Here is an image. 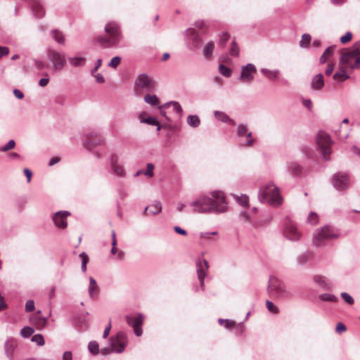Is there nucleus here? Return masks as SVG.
Here are the masks:
<instances>
[{
	"label": "nucleus",
	"instance_id": "obj_57",
	"mask_svg": "<svg viewBox=\"0 0 360 360\" xmlns=\"http://www.w3.org/2000/svg\"><path fill=\"white\" fill-rule=\"evenodd\" d=\"M352 38V34L350 32H346L345 35L340 37V41L342 44H345L349 41Z\"/></svg>",
	"mask_w": 360,
	"mask_h": 360
},
{
	"label": "nucleus",
	"instance_id": "obj_43",
	"mask_svg": "<svg viewBox=\"0 0 360 360\" xmlns=\"http://www.w3.org/2000/svg\"><path fill=\"white\" fill-rule=\"evenodd\" d=\"M311 36L309 34H304L302 36V39L300 41V46L302 48H307L309 46L311 41Z\"/></svg>",
	"mask_w": 360,
	"mask_h": 360
},
{
	"label": "nucleus",
	"instance_id": "obj_44",
	"mask_svg": "<svg viewBox=\"0 0 360 360\" xmlns=\"http://www.w3.org/2000/svg\"><path fill=\"white\" fill-rule=\"evenodd\" d=\"M219 44L224 46L230 38V34L226 32H222L219 34Z\"/></svg>",
	"mask_w": 360,
	"mask_h": 360
},
{
	"label": "nucleus",
	"instance_id": "obj_14",
	"mask_svg": "<svg viewBox=\"0 0 360 360\" xmlns=\"http://www.w3.org/2000/svg\"><path fill=\"white\" fill-rule=\"evenodd\" d=\"M255 72L256 68L255 65L252 63H248L247 65L242 67L241 75L238 79L245 82H251L254 79V73Z\"/></svg>",
	"mask_w": 360,
	"mask_h": 360
},
{
	"label": "nucleus",
	"instance_id": "obj_31",
	"mask_svg": "<svg viewBox=\"0 0 360 360\" xmlns=\"http://www.w3.org/2000/svg\"><path fill=\"white\" fill-rule=\"evenodd\" d=\"M187 34L191 36L195 43L194 46L195 47H198L201 45L202 40L199 37V35L195 32V30L193 28H189L186 30Z\"/></svg>",
	"mask_w": 360,
	"mask_h": 360
},
{
	"label": "nucleus",
	"instance_id": "obj_7",
	"mask_svg": "<svg viewBox=\"0 0 360 360\" xmlns=\"http://www.w3.org/2000/svg\"><path fill=\"white\" fill-rule=\"evenodd\" d=\"M316 143L321 149L323 158L326 161L329 160L331 153L330 146L332 144L330 136L325 131H319L316 136Z\"/></svg>",
	"mask_w": 360,
	"mask_h": 360
},
{
	"label": "nucleus",
	"instance_id": "obj_1",
	"mask_svg": "<svg viewBox=\"0 0 360 360\" xmlns=\"http://www.w3.org/2000/svg\"><path fill=\"white\" fill-rule=\"evenodd\" d=\"M212 198L202 196L189 204V207L194 212L198 213H223L228 210L227 202L221 191H213Z\"/></svg>",
	"mask_w": 360,
	"mask_h": 360
},
{
	"label": "nucleus",
	"instance_id": "obj_30",
	"mask_svg": "<svg viewBox=\"0 0 360 360\" xmlns=\"http://www.w3.org/2000/svg\"><path fill=\"white\" fill-rule=\"evenodd\" d=\"M30 321L32 324L37 326H44L46 325L47 320L41 316L33 314L30 317Z\"/></svg>",
	"mask_w": 360,
	"mask_h": 360
},
{
	"label": "nucleus",
	"instance_id": "obj_18",
	"mask_svg": "<svg viewBox=\"0 0 360 360\" xmlns=\"http://www.w3.org/2000/svg\"><path fill=\"white\" fill-rule=\"evenodd\" d=\"M314 283L323 290H330L332 283L329 279L321 275H314L312 278Z\"/></svg>",
	"mask_w": 360,
	"mask_h": 360
},
{
	"label": "nucleus",
	"instance_id": "obj_54",
	"mask_svg": "<svg viewBox=\"0 0 360 360\" xmlns=\"http://www.w3.org/2000/svg\"><path fill=\"white\" fill-rule=\"evenodd\" d=\"M25 311L27 312H32L34 310V302L32 300H29L25 302Z\"/></svg>",
	"mask_w": 360,
	"mask_h": 360
},
{
	"label": "nucleus",
	"instance_id": "obj_62",
	"mask_svg": "<svg viewBox=\"0 0 360 360\" xmlns=\"http://www.w3.org/2000/svg\"><path fill=\"white\" fill-rule=\"evenodd\" d=\"M217 231H211V232H201L200 233V237L206 239L210 238L211 236L217 235Z\"/></svg>",
	"mask_w": 360,
	"mask_h": 360
},
{
	"label": "nucleus",
	"instance_id": "obj_5",
	"mask_svg": "<svg viewBox=\"0 0 360 360\" xmlns=\"http://www.w3.org/2000/svg\"><path fill=\"white\" fill-rule=\"evenodd\" d=\"M335 226H321L316 230L313 236V244L319 248L323 245L328 239L336 238L345 236L347 233H342Z\"/></svg>",
	"mask_w": 360,
	"mask_h": 360
},
{
	"label": "nucleus",
	"instance_id": "obj_51",
	"mask_svg": "<svg viewBox=\"0 0 360 360\" xmlns=\"http://www.w3.org/2000/svg\"><path fill=\"white\" fill-rule=\"evenodd\" d=\"M121 60V57L115 56L109 62L108 66L111 68H116L120 65Z\"/></svg>",
	"mask_w": 360,
	"mask_h": 360
},
{
	"label": "nucleus",
	"instance_id": "obj_61",
	"mask_svg": "<svg viewBox=\"0 0 360 360\" xmlns=\"http://www.w3.org/2000/svg\"><path fill=\"white\" fill-rule=\"evenodd\" d=\"M334 63H328L327 68L326 69L325 73L326 75L329 76L332 74L333 70H334Z\"/></svg>",
	"mask_w": 360,
	"mask_h": 360
},
{
	"label": "nucleus",
	"instance_id": "obj_55",
	"mask_svg": "<svg viewBox=\"0 0 360 360\" xmlns=\"http://www.w3.org/2000/svg\"><path fill=\"white\" fill-rule=\"evenodd\" d=\"M15 141L13 140H10L6 145L0 148V150L2 152L10 150L15 147Z\"/></svg>",
	"mask_w": 360,
	"mask_h": 360
},
{
	"label": "nucleus",
	"instance_id": "obj_20",
	"mask_svg": "<svg viewBox=\"0 0 360 360\" xmlns=\"http://www.w3.org/2000/svg\"><path fill=\"white\" fill-rule=\"evenodd\" d=\"M110 166L115 174L118 176L124 175V169L122 165H118V157L116 155H112L110 157Z\"/></svg>",
	"mask_w": 360,
	"mask_h": 360
},
{
	"label": "nucleus",
	"instance_id": "obj_64",
	"mask_svg": "<svg viewBox=\"0 0 360 360\" xmlns=\"http://www.w3.org/2000/svg\"><path fill=\"white\" fill-rule=\"evenodd\" d=\"M63 360H72V354L71 352L67 351L63 353Z\"/></svg>",
	"mask_w": 360,
	"mask_h": 360
},
{
	"label": "nucleus",
	"instance_id": "obj_41",
	"mask_svg": "<svg viewBox=\"0 0 360 360\" xmlns=\"http://www.w3.org/2000/svg\"><path fill=\"white\" fill-rule=\"evenodd\" d=\"M141 122L150 125L157 126V130H160L161 128L157 119L153 117H148L147 118L141 119Z\"/></svg>",
	"mask_w": 360,
	"mask_h": 360
},
{
	"label": "nucleus",
	"instance_id": "obj_37",
	"mask_svg": "<svg viewBox=\"0 0 360 360\" xmlns=\"http://www.w3.org/2000/svg\"><path fill=\"white\" fill-rule=\"evenodd\" d=\"M88 350L92 355H97L99 353V345L96 341H90L88 345Z\"/></svg>",
	"mask_w": 360,
	"mask_h": 360
},
{
	"label": "nucleus",
	"instance_id": "obj_4",
	"mask_svg": "<svg viewBox=\"0 0 360 360\" xmlns=\"http://www.w3.org/2000/svg\"><path fill=\"white\" fill-rule=\"evenodd\" d=\"M269 295L274 299H288L292 297L291 292L286 288L285 283L276 276H270L267 287Z\"/></svg>",
	"mask_w": 360,
	"mask_h": 360
},
{
	"label": "nucleus",
	"instance_id": "obj_2",
	"mask_svg": "<svg viewBox=\"0 0 360 360\" xmlns=\"http://www.w3.org/2000/svg\"><path fill=\"white\" fill-rule=\"evenodd\" d=\"M104 31L108 36L98 37L96 42L103 48L119 46L123 39L120 25L116 22H109L105 25Z\"/></svg>",
	"mask_w": 360,
	"mask_h": 360
},
{
	"label": "nucleus",
	"instance_id": "obj_6",
	"mask_svg": "<svg viewBox=\"0 0 360 360\" xmlns=\"http://www.w3.org/2000/svg\"><path fill=\"white\" fill-rule=\"evenodd\" d=\"M359 44H354L340 58V63L350 67L352 69H360Z\"/></svg>",
	"mask_w": 360,
	"mask_h": 360
},
{
	"label": "nucleus",
	"instance_id": "obj_17",
	"mask_svg": "<svg viewBox=\"0 0 360 360\" xmlns=\"http://www.w3.org/2000/svg\"><path fill=\"white\" fill-rule=\"evenodd\" d=\"M313 259V252L310 250H306L297 255L296 258V263L299 266H304L312 262Z\"/></svg>",
	"mask_w": 360,
	"mask_h": 360
},
{
	"label": "nucleus",
	"instance_id": "obj_35",
	"mask_svg": "<svg viewBox=\"0 0 360 360\" xmlns=\"http://www.w3.org/2000/svg\"><path fill=\"white\" fill-rule=\"evenodd\" d=\"M187 123L191 127H197L200 124V118L196 115H190L187 117Z\"/></svg>",
	"mask_w": 360,
	"mask_h": 360
},
{
	"label": "nucleus",
	"instance_id": "obj_53",
	"mask_svg": "<svg viewBox=\"0 0 360 360\" xmlns=\"http://www.w3.org/2000/svg\"><path fill=\"white\" fill-rule=\"evenodd\" d=\"M341 297L349 304H353L354 300L347 292H343L340 294Z\"/></svg>",
	"mask_w": 360,
	"mask_h": 360
},
{
	"label": "nucleus",
	"instance_id": "obj_9",
	"mask_svg": "<svg viewBox=\"0 0 360 360\" xmlns=\"http://www.w3.org/2000/svg\"><path fill=\"white\" fill-rule=\"evenodd\" d=\"M204 253H202V256L199 257L195 261V266L197 270V276L200 282V286L202 290L205 289V278L207 275V271L209 269V264L206 259L203 258Z\"/></svg>",
	"mask_w": 360,
	"mask_h": 360
},
{
	"label": "nucleus",
	"instance_id": "obj_46",
	"mask_svg": "<svg viewBox=\"0 0 360 360\" xmlns=\"http://www.w3.org/2000/svg\"><path fill=\"white\" fill-rule=\"evenodd\" d=\"M79 257L82 259V266L81 270L82 272H85L86 271V264L89 262V257L85 252H82L79 255Z\"/></svg>",
	"mask_w": 360,
	"mask_h": 360
},
{
	"label": "nucleus",
	"instance_id": "obj_52",
	"mask_svg": "<svg viewBox=\"0 0 360 360\" xmlns=\"http://www.w3.org/2000/svg\"><path fill=\"white\" fill-rule=\"evenodd\" d=\"M154 165L152 163H148L146 165V170L144 172V174L150 178L153 177L154 175L153 169H154Z\"/></svg>",
	"mask_w": 360,
	"mask_h": 360
},
{
	"label": "nucleus",
	"instance_id": "obj_59",
	"mask_svg": "<svg viewBox=\"0 0 360 360\" xmlns=\"http://www.w3.org/2000/svg\"><path fill=\"white\" fill-rule=\"evenodd\" d=\"M99 352H101V354L102 355L107 356V355L111 354L112 352H114V349L110 345V347H105L101 348V349Z\"/></svg>",
	"mask_w": 360,
	"mask_h": 360
},
{
	"label": "nucleus",
	"instance_id": "obj_3",
	"mask_svg": "<svg viewBox=\"0 0 360 360\" xmlns=\"http://www.w3.org/2000/svg\"><path fill=\"white\" fill-rule=\"evenodd\" d=\"M258 197L262 202H267L274 207L281 205L283 202L279 189L273 182L262 186L259 191Z\"/></svg>",
	"mask_w": 360,
	"mask_h": 360
},
{
	"label": "nucleus",
	"instance_id": "obj_50",
	"mask_svg": "<svg viewBox=\"0 0 360 360\" xmlns=\"http://www.w3.org/2000/svg\"><path fill=\"white\" fill-rule=\"evenodd\" d=\"M230 54L232 56H238L239 55V46L236 44L235 40H233L231 42V47L230 49Z\"/></svg>",
	"mask_w": 360,
	"mask_h": 360
},
{
	"label": "nucleus",
	"instance_id": "obj_32",
	"mask_svg": "<svg viewBox=\"0 0 360 360\" xmlns=\"http://www.w3.org/2000/svg\"><path fill=\"white\" fill-rule=\"evenodd\" d=\"M261 72L268 79L271 80H275L277 79L280 72L278 70H270L266 68H262L261 70Z\"/></svg>",
	"mask_w": 360,
	"mask_h": 360
},
{
	"label": "nucleus",
	"instance_id": "obj_25",
	"mask_svg": "<svg viewBox=\"0 0 360 360\" xmlns=\"http://www.w3.org/2000/svg\"><path fill=\"white\" fill-rule=\"evenodd\" d=\"M288 170L292 175L299 176L302 174V167L299 163L292 162L288 165Z\"/></svg>",
	"mask_w": 360,
	"mask_h": 360
},
{
	"label": "nucleus",
	"instance_id": "obj_16",
	"mask_svg": "<svg viewBox=\"0 0 360 360\" xmlns=\"http://www.w3.org/2000/svg\"><path fill=\"white\" fill-rule=\"evenodd\" d=\"M282 232L285 238L292 241L298 240L302 235L297 226H284Z\"/></svg>",
	"mask_w": 360,
	"mask_h": 360
},
{
	"label": "nucleus",
	"instance_id": "obj_29",
	"mask_svg": "<svg viewBox=\"0 0 360 360\" xmlns=\"http://www.w3.org/2000/svg\"><path fill=\"white\" fill-rule=\"evenodd\" d=\"M104 142V140L100 137L89 139L84 141V145L86 148L89 150H92L96 146L103 144Z\"/></svg>",
	"mask_w": 360,
	"mask_h": 360
},
{
	"label": "nucleus",
	"instance_id": "obj_45",
	"mask_svg": "<svg viewBox=\"0 0 360 360\" xmlns=\"http://www.w3.org/2000/svg\"><path fill=\"white\" fill-rule=\"evenodd\" d=\"M219 71L223 76L229 77L231 75L232 70L230 68L226 67L223 64H220L219 66Z\"/></svg>",
	"mask_w": 360,
	"mask_h": 360
},
{
	"label": "nucleus",
	"instance_id": "obj_12",
	"mask_svg": "<svg viewBox=\"0 0 360 360\" xmlns=\"http://www.w3.org/2000/svg\"><path fill=\"white\" fill-rule=\"evenodd\" d=\"M332 184L338 191H344L349 188V179L347 173L337 172L332 177Z\"/></svg>",
	"mask_w": 360,
	"mask_h": 360
},
{
	"label": "nucleus",
	"instance_id": "obj_28",
	"mask_svg": "<svg viewBox=\"0 0 360 360\" xmlns=\"http://www.w3.org/2000/svg\"><path fill=\"white\" fill-rule=\"evenodd\" d=\"M50 35L59 44H64L65 41V35L63 33L56 29L52 30L50 32Z\"/></svg>",
	"mask_w": 360,
	"mask_h": 360
},
{
	"label": "nucleus",
	"instance_id": "obj_24",
	"mask_svg": "<svg viewBox=\"0 0 360 360\" xmlns=\"http://www.w3.org/2000/svg\"><path fill=\"white\" fill-rule=\"evenodd\" d=\"M169 106L172 107V110L175 114L176 117L177 118H180L181 117L182 108L180 105L179 103H178L177 101H169L162 105L161 108H169Z\"/></svg>",
	"mask_w": 360,
	"mask_h": 360
},
{
	"label": "nucleus",
	"instance_id": "obj_56",
	"mask_svg": "<svg viewBox=\"0 0 360 360\" xmlns=\"http://www.w3.org/2000/svg\"><path fill=\"white\" fill-rule=\"evenodd\" d=\"M336 46L332 45L327 47L323 53L328 57V59L333 55Z\"/></svg>",
	"mask_w": 360,
	"mask_h": 360
},
{
	"label": "nucleus",
	"instance_id": "obj_47",
	"mask_svg": "<svg viewBox=\"0 0 360 360\" xmlns=\"http://www.w3.org/2000/svg\"><path fill=\"white\" fill-rule=\"evenodd\" d=\"M266 306L267 309L274 314H278L279 313L278 307L275 305L272 302L269 300L266 301Z\"/></svg>",
	"mask_w": 360,
	"mask_h": 360
},
{
	"label": "nucleus",
	"instance_id": "obj_8",
	"mask_svg": "<svg viewBox=\"0 0 360 360\" xmlns=\"http://www.w3.org/2000/svg\"><path fill=\"white\" fill-rule=\"evenodd\" d=\"M47 58L56 71H60L66 65L65 55L52 49H47Z\"/></svg>",
	"mask_w": 360,
	"mask_h": 360
},
{
	"label": "nucleus",
	"instance_id": "obj_39",
	"mask_svg": "<svg viewBox=\"0 0 360 360\" xmlns=\"http://www.w3.org/2000/svg\"><path fill=\"white\" fill-rule=\"evenodd\" d=\"M144 101L153 106H156L158 105V98L157 96L155 94H146L144 96Z\"/></svg>",
	"mask_w": 360,
	"mask_h": 360
},
{
	"label": "nucleus",
	"instance_id": "obj_40",
	"mask_svg": "<svg viewBox=\"0 0 360 360\" xmlns=\"http://www.w3.org/2000/svg\"><path fill=\"white\" fill-rule=\"evenodd\" d=\"M307 222L309 225L317 224L319 222V215L314 212H311L308 215Z\"/></svg>",
	"mask_w": 360,
	"mask_h": 360
},
{
	"label": "nucleus",
	"instance_id": "obj_48",
	"mask_svg": "<svg viewBox=\"0 0 360 360\" xmlns=\"http://www.w3.org/2000/svg\"><path fill=\"white\" fill-rule=\"evenodd\" d=\"M31 341L35 342L38 346L44 345V339L41 334H36L31 338Z\"/></svg>",
	"mask_w": 360,
	"mask_h": 360
},
{
	"label": "nucleus",
	"instance_id": "obj_36",
	"mask_svg": "<svg viewBox=\"0 0 360 360\" xmlns=\"http://www.w3.org/2000/svg\"><path fill=\"white\" fill-rule=\"evenodd\" d=\"M319 298L323 302H336L338 300V298L335 295L330 293L321 294L319 295Z\"/></svg>",
	"mask_w": 360,
	"mask_h": 360
},
{
	"label": "nucleus",
	"instance_id": "obj_34",
	"mask_svg": "<svg viewBox=\"0 0 360 360\" xmlns=\"http://www.w3.org/2000/svg\"><path fill=\"white\" fill-rule=\"evenodd\" d=\"M214 44L213 41H209L203 49V55L207 58H211L212 56Z\"/></svg>",
	"mask_w": 360,
	"mask_h": 360
},
{
	"label": "nucleus",
	"instance_id": "obj_63",
	"mask_svg": "<svg viewBox=\"0 0 360 360\" xmlns=\"http://www.w3.org/2000/svg\"><path fill=\"white\" fill-rule=\"evenodd\" d=\"M238 201L241 205L246 206L248 203V198L246 195H243L238 198Z\"/></svg>",
	"mask_w": 360,
	"mask_h": 360
},
{
	"label": "nucleus",
	"instance_id": "obj_26",
	"mask_svg": "<svg viewBox=\"0 0 360 360\" xmlns=\"http://www.w3.org/2000/svg\"><path fill=\"white\" fill-rule=\"evenodd\" d=\"M99 292L98 286L96 280L93 277H89V285L88 287L89 295L91 298H94Z\"/></svg>",
	"mask_w": 360,
	"mask_h": 360
},
{
	"label": "nucleus",
	"instance_id": "obj_58",
	"mask_svg": "<svg viewBox=\"0 0 360 360\" xmlns=\"http://www.w3.org/2000/svg\"><path fill=\"white\" fill-rule=\"evenodd\" d=\"M34 332L33 328L30 326H24V338L30 337Z\"/></svg>",
	"mask_w": 360,
	"mask_h": 360
},
{
	"label": "nucleus",
	"instance_id": "obj_42",
	"mask_svg": "<svg viewBox=\"0 0 360 360\" xmlns=\"http://www.w3.org/2000/svg\"><path fill=\"white\" fill-rule=\"evenodd\" d=\"M218 323L226 329H229L235 325V321L230 319H219Z\"/></svg>",
	"mask_w": 360,
	"mask_h": 360
},
{
	"label": "nucleus",
	"instance_id": "obj_49",
	"mask_svg": "<svg viewBox=\"0 0 360 360\" xmlns=\"http://www.w3.org/2000/svg\"><path fill=\"white\" fill-rule=\"evenodd\" d=\"M248 133V125L239 124L237 127V136H243Z\"/></svg>",
	"mask_w": 360,
	"mask_h": 360
},
{
	"label": "nucleus",
	"instance_id": "obj_21",
	"mask_svg": "<svg viewBox=\"0 0 360 360\" xmlns=\"http://www.w3.org/2000/svg\"><path fill=\"white\" fill-rule=\"evenodd\" d=\"M162 210V205L160 201H155L153 203L145 207L146 215H154L160 213Z\"/></svg>",
	"mask_w": 360,
	"mask_h": 360
},
{
	"label": "nucleus",
	"instance_id": "obj_22",
	"mask_svg": "<svg viewBox=\"0 0 360 360\" xmlns=\"http://www.w3.org/2000/svg\"><path fill=\"white\" fill-rule=\"evenodd\" d=\"M324 86V79L322 74L316 75L311 80V86L315 90H321Z\"/></svg>",
	"mask_w": 360,
	"mask_h": 360
},
{
	"label": "nucleus",
	"instance_id": "obj_27",
	"mask_svg": "<svg viewBox=\"0 0 360 360\" xmlns=\"http://www.w3.org/2000/svg\"><path fill=\"white\" fill-rule=\"evenodd\" d=\"M214 115L217 120H220L222 122L229 123L233 126L236 125L235 121L230 118V117L224 112L217 110L214 111Z\"/></svg>",
	"mask_w": 360,
	"mask_h": 360
},
{
	"label": "nucleus",
	"instance_id": "obj_23",
	"mask_svg": "<svg viewBox=\"0 0 360 360\" xmlns=\"http://www.w3.org/2000/svg\"><path fill=\"white\" fill-rule=\"evenodd\" d=\"M17 346L16 340L13 338L8 339L4 345L5 353L8 358H11Z\"/></svg>",
	"mask_w": 360,
	"mask_h": 360
},
{
	"label": "nucleus",
	"instance_id": "obj_60",
	"mask_svg": "<svg viewBox=\"0 0 360 360\" xmlns=\"http://www.w3.org/2000/svg\"><path fill=\"white\" fill-rule=\"evenodd\" d=\"M347 328L345 325L342 323H338L336 326L335 330L337 333H341L342 332L346 331Z\"/></svg>",
	"mask_w": 360,
	"mask_h": 360
},
{
	"label": "nucleus",
	"instance_id": "obj_15",
	"mask_svg": "<svg viewBox=\"0 0 360 360\" xmlns=\"http://www.w3.org/2000/svg\"><path fill=\"white\" fill-rule=\"evenodd\" d=\"M27 3L34 15L37 18H41L45 15V10L39 0H24Z\"/></svg>",
	"mask_w": 360,
	"mask_h": 360
},
{
	"label": "nucleus",
	"instance_id": "obj_38",
	"mask_svg": "<svg viewBox=\"0 0 360 360\" xmlns=\"http://www.w3.org/2000/svg\"><path fill=\"white\" fill-rule=\"evenodd\" d=\"M348 78H349V76L346 73L344 69H341L333 75V79L340 82H343Z\"/></svg>",
	"mask_w": 360,
	"mask_h": 360
},
{
	"label": "nucleus",
	"instance_id": "obj_10",
	"mask_svg": "<svg viewBox=\"0 0 360 360\" xmlns=\"http://www.w3.org/2000/svg\"><path fill=\"white\" fill-rule=\"evenodd\" d=\"M134 85L136 89L150 91L155 88V82L150 78L148 75L142 73L136 77Z\"/></svg>",
	"mask_w": 360,
	"mask_h": 360
},
{
	"label": "nucleus",
	"instance_id": "obj_19",
	"mask_svg": "<svg viewBox=\"0 0 360 360\" xmlns=\"http://www.w3.org/2000/svg\"><path fill=\"white\" fill-rule=\"evenodd\" d=\"M70 215L68 211H58L53 216L54 225H68L66 218Z\"/></svg>",
	"mask_w": 360,
	"mask_h": 360
},
{
	"label": "nucleus",
	"instance_id": "obj_13",
	"mask_svg": "<svg viewBox=\"0 0 360 360\" xmlns=\"http://www.w3.org/2000/svg\"><path fill=\"white\" fill-rule=\"evenodd\" d=\"M125 319L129 326H131L136 336L140 337L143 333L141 326L143 323V316L139 313L137 316L127 315Z\"/></svg>",
	"mask_w": 360,
	"mask_h": 360
},
{
	"label": "nucleus",
	"instance_id": "obj_33",
	"mask_svg": "<svg viewBox=\"0 0 360 360\" xmlns=\"http://www.w3.org/2000/svg\"><path fill=\"white\" fill-rule=\"evenodd\" d=\"M69 62L74 67H81L84 65L86 58L84 57H70Z\"/></svg>",
	"mask_w": 360,
	"mask_h": 360
},
{
	"label": "nucleus",
	"instance_id": "obj_11",
	"mask_svg": "<svg viewBox=\"0 0 360 360\" xmlns=\"http://www.w3.org/2000/svg\"><path fill=\"white\" fill-rule=\"evenodd\" d=\"M126 335L123 332H119L115 336L110 338V345L114 349V352L120 354L126 347L127 340Z\"/></svg>",
	"mask_w": 360,
	"mask_h": 360
}]
</instances>
